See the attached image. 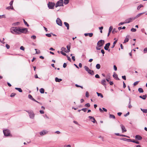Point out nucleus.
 Here are the masks:
<instances>
[{
  "mask_svg": "<svg viewBox=\"0 0 147 147\" xmlns=\"http://www.w3.org/2000/svg\"><path fill=\"white\" fill-rule=\"evenodd\" d=\"M27 31L26 28H21L19 27H12L11 29V32L12 33L19 34L21 33H25Z\"/></svg>",
  "mask_w": 147,
  "mask_h": 147,
  "instance_id": "1",
  "label": "nucleus"
},
{
  "mask_svg": "<svg viewBox=\"0 0 147 147\" xmlns=\"http://www.w3.org/2000/svg\"><path fill=\"white\" fill-rule=\"evenodd\" d=\"M105 43V41L103 40H99L97 43V47L96 48L97 50H100L101 49V47L103 46Z\"/></svg>",
  "mask_w": 147,
  "mask_h": 147,
  "instance_id": "2",
  "label": "nucleus"
},
{
  "mask_svg": "<svg viewBox=\"0 0 147 147\" xmlns=\"http://www.w3.org/2000/svg\"><path fill=\"white\" fill-rule=\"evenodd\" d=\"M55 5L54 3L49 2L48 4V7L50 9H53Z\"/></svg>",
  "mask_w": 147,
  "mask_h": 147,
  "instance_id": "3",
  "label": "nucleus"
},
{
  "mask_svg": "<svg viewBox=\"0 0 147 147\" xmlns=\"http://www.w3.org/2000/svg\"><path fill=\"white\" fill-rule=\"evenodd\" d=\"M63 0H60L58 1L56 3L55 7H57L58 6H63Z\"/></svg>",
  "mask_w": 147,
  "mask_h": 147,
  "instance_id": "4",
  "label": "nucleus"
},
{
  "mask_svg": "<svg viewBox=\"0 0 147 147\" xmlns=\"http://www.w3.org/2000/svg\"><path fill=\"white\" fill-rule=\"evenodd\" d=\"M26 111L28 113L29 116L31 118L33 119L34 118L35 115L32 111Z\"/></svg>",
  "mask_w": 147,
  "mask_h": 147,
  "instance_id": "5",
  "label": "nucleus"
},
{
  "mask_svg": "<svg viewBox=\"0 0 147 147\" xmlns=\"http://www.w3.org/2000/svg\"><path fill=\"white\" fill-rule=\"evenodd\" d=\"M4 135L5 136H8L10 135V131L9 130L6 129L3 130Z\"/></svg>",
  "mask_w": 147,
  "mask_h": 147,
  "instance_id": "6",
  "label": "nucleus"
},
{
  "mask_svg": "<svg viewBox=\"0 0 147 147\" xmlns=\"http://www.w3.org/2000/svg\"><path fill=\"white\" fill-rule=\"evenodd\" d=\"M135 19L134 18H127L125 20V23H128L131 22L132 21L134 20Z\"/></svg>",
  "mask_w": 147,
  "mask_h": 147,
  "instance_id": "7",
  "label": "nucleus"
},
{
  "mask_svg": "<svg viewBox=\"0 0 147 147\" xmlns=\"http://www.w3.org/2000/svg\"><path fill=\"white\" fill-rule=\"evenodd\" d=\"M56 22L57 24L61 26H62V23L61 20L59 18H57Z\"/></svg>",
  "mask_w": 147,
  "mask_h": 147,
  "instance_id": "8",
  "label": "nucleus"
},
{
  "mask_svg": "<svg viewBox=\"0 0 147 147\" xmlns=\"http://www.w3.org/2000/svg\"><path fill=\"white\" fill-rule=\"evenodd\" d=\"M110 45V43L109 42L106 44L105 46L104 47V49L106 50H108L109 51H110V49L108 50L109 48V47Z\"/></svg>",
  "mask_w": 147,
  "mask_h": 147,
  "instance_id": "9",
  "label": "nucleus"
},
{
  "mask_svg": "<svg viewBox=\"0 0 147 147\" xmlns=\"http://www.w3.org/2000/svg\"><path fill=\"white\" fill-rule=\"evenodd\" d=\"M28 98L31 99V100H32L38 103H39L40 105H42V104L40 102H38V101H36V100L34 98H33L32 96L30 95V94H29L28 95Z\"/></svg>",
  "mask_w": 147,
  "mask_h": 147,
  "instance_id": "10",
  "label": "nucleus"
},
{
  "mask_svg": "<svg viewBox=\"0 0 147 147\" xmlns=\"http://www.w3.org/2000/svg\"><path fill=\"white\" fill-rule=\"evenodd\" d=\"M120 126L122 129V133L126 131L127 130L125 129V126L123 125L122 124H121L120 125Z\"/></svg>",
  "mask_w": 147,
  "mask_h": 147,
  "instance_id": "11",
  "label": "nucleus"
},
{
  "mask_svg": "<svg viewBox=\"0 0 147 147\" xmlns=\"http://www.w3.org/2000/svg\"><path fill=\"white\" fill-rule=\"evenodd\" d=\"M85 69L88 72V73L91 74V71L86 66L84 67Z\"/></svg>",
  "mask_w": 147,
  "mask_h": 147,
  "instance_id": "12",
  "label": "nucleus"
},
{
  "mask_svg": "<svg viewBox=\"0 0 147 147\" xmlns=\"http://www.w3.org/2000/svg\"><path fill=\"white\" fill-rule=\"evenodd\" d=\"M106 80L104 79L102 80L101 82V83L102 84L105 86V87H106Z\"/></svg>",
  "mask_w": 147,
  "mask_h": 147,
  "instance_id": "13",
  "label": "nucleus"
},
{
  "mask_svg": "<svg viewBox=\"0 0 147 147\" xmlns=\"http://www.w3.org/2000/svg\"><path fill=\"white\" fill-rule=\"evenodd\" d=\"M135 138L136 139L138 140H140L142 139V137L139 135H136L135 137Z\"/></svg>",
  "mask_w": 147,
  "mask_h": 147,
  "instance_id": "14",
  "label": "nucleus"
},
{
  "mask_svg": "<svg viewBox=\"0 0 147 147\" xmlns=\"http://www.w3.org/2000/svg\"><path fill=\"white\" fill-rule=\"evenodd\" d=\"M113 77L115 78H116V80H119V78L118 77V76L115 73H114L113 75Z\"/></svg>",
  "mask_w": 147,
  "mask_h": 147,
  "instance_id": "15",
  "label": "nucleus"
},
{
  "mask_svg": "<svg viewBox=\"0 0 147 147\" xmlns=\"http://www.w3.org/2000/svg\"><path fill=\"white\" fill-rule=\"evenodd\" d=\"M144 13V12L140 13L138 14L135 17H134L135 19H135L137 18L138 17H139L140 16H141Z\"/></svg>",
  "mask_w": 147,
  "mask_h": 147,
  "instance_id": "16",
  "label": "nucleus"
},
{
  "mask_svg": "<svg viewBox=\"0 0 147 147\" xmlns=\"http://www.w3.org/2000/svg\"><path fill=\"white\" fill-rule=\"evenodd\" d=\"M47 133V132L46 131H43L40 132V135L41 136L44 135Z\"/></svg>",
  "mask_w": 147,
  "mask_h": 147,
  "instance_id": "17",
  "label": "nucleus"
},
{
  "mask_svg": "<svg viewBox=\"0 0 147 147\" xmlns=\"http://www.w3.org/2000/svg\"><path fill=\"white\" fill-rule=\"evenodd\" d=\"M129 36H126V37L125 39L124 42H123V43H125L128 41L129 40Z\"/></svg>",
  "mask_w": 147,
  "mask_h": 147,
  "instance_id": "18",
  "label": "nucleus"
},
{
  "mask_svg": "<svg viewBox=\"0 0 147 147\" xmlns=\"http://www.w3.org/2000/svg\"><path fill=\"white\" fill-rule=\"evenodd\" d=\"M120 140L124 141H126L128 142H129L130 141V139H128L124 138H120Z\"/></svg>",
  "mask_w": 147,
  "mask_h": 147,
  "instance_id": "19",
  "label": "nucleus"
},
{
  "mask_svg": "<svg viewBox=\"0 0 147 147\" xmlns=\"http://www.w3.org/2000/svg\"><path fill=\"white\" fill-rule=\"evenodd\" d=\"M64 24L65 26L67 27V30H69V24L67 22H64Z\"/></svg>",
  "mask_w": 147,
  "mask_h": 147,
  "instance_id": "20",
  "label": "nucleus"
},
{
  "mask_svg": "<svg viewBox=\"0 0 147 147\" xmlns=\"http://www.w3.org/2000/svg\"><path fill=\"white\" fill-rule=\"evenodd\" d=\"M140 98H142V99L144 100H145L146 99V97H147V95H143L142 96H139Z\"/></svg>",
  "mask_w": 147,
  "mask_h": 147,
  "instance_id": "21",
  "label": "nucleus"
},
{
  "mask_svg": "<svg viewBox=\"0 0 147 147\" xmlns=\"http://www.w3.org/2000/svg\"><path fill=\"white\" fill-rule=\"evenodd\" d=\"M55 81L57 82H60L62 80L61 79H59L58 78H55Z\"/></svg>",
  "mask_w": 147,
  "mask_h": 147,
  "instance_id": "22",
  "label": "nucleus"
},
{
  "mask_svg": "<svg viewBox=\"0 0 147 147\" xmlns=\"http://www.w3.org/2000/svg\"><path fill=\"white\" fill-rule=\"evenodd\" d=\"M117 40H115L114 41V42H113V45L111 47L112 48H113L115 46V45L116 43L117 42Z\"/></svg>",
  "mask_w": 147,
  "mask_h": 147,
  "instance_id": "23",
  "label": "nucleus"
},
{
  "mask_svg": "<svg viewBox=\"0 0 147 147\" xmlns=\"http://www.w3.org/2000/svg\"><path fill=\"white\" fill-rule=\"evenodd\" d=\"M84 35L86 36H89L90 37H92V33H85V34H84Z\"/></svg>",
  "mask_w": 147,
  "mask_h": 147,
  "instance_id": "24",
  "label": "nucleus"
},
{
  "mask_svg": "<svg viewBox=\"0 0 147 147\" xmlns=\"http://www.w3.org/2000/svg\"><path fill=\"white\" fill-rule=\"evenodd\" d=\"M69 0H64L63 3L65 5H66L69 3Z\"/></svg>",
  "mask_w": 147,
  "mask_h": 147,
  "instance_id": "25",
  "label": "nucleus"
},
{
  "mask_svg": "<svg viewBox=\"0 0 147 147\" xmlns=\"http://www.w3.org/2000/svg\"><path fill=\"white\" fill-rule=\"evenodd\" d=\"M15 89L18 90L20 92H22V89L20 88H15Z\"/></svg>",
  "mask_w": 147,
  "mask_h": 147,
  "instance_id": "26",
  "label": "nucleus"
},
{
  "mask_svg": "<svg viewBox=\"0 0 147 147\" xmlns=\"http://www.w3.org/2000/svg\"><path fill=\"white\" fill-rule=\"evenodd\" d=\"M138 90L140 93H142L144 92L143 89L141 88H138Z\"/></svg>",
  "mask_w": 147,
  "mask_h": 147,
  "instance_id": "27",
  "label": "nucleus"
},
{
  "mask_svg": "<svg viewBox=\"0 0 147 147\" xmlns=\"http://www.w3.org/2000/svg\"><path fill=\"white\" fill-rule=\"evenodd\" d=\"M96 93L97 94L98 96H100V97L101 98H102L103 97V96L102 95V94H101L100 93H99L98 92H97Z\"/></svg>",
  "mask_w": 147,
  "mask_h": 147,
  "instance_id": "28",
  "label": "nucleus"
},
{
  "mask_svg": "<svg viewBox=\"0 0 147 147\" xmlns=\"http://www.w3.org/2000/svg\"><path fill=\"white\" fill-rule=\"evenodd\" d=\"M13 9V6L7 7L6 8V9H8V10H9L10 9Z\"/></svg>",
  "mask_w": 147,
  "mask_h": 147,
  "instance_id": "29",
  "label": "nucleus"
},
{
  "mask_svg": "<svg viewBox=\"0 0 147 147\" xmlns=\"http://www.w3.org/2000/svg\"><path fill=\"white\" fill-rule=\"evenodd\" d=\"M100 64H97L96 65V68L98 69H100Z\"/></svg>",
  "mask_w": 147,
  "mask_h": 147,
  "instance_id": "30",
  "label": "nucleus"
},
{
  "mask_svg": "<svg viewBox=\"0 0 147 147\" xmlns=\"http://www.w3.org/2000/svg\"><path fill=\"white\" fill-rule=\"evenodd\" d=\"M113 29V27L112 26H110L109 30V33H111Z\"/></svg>",
  "mask_w": 147,
  "mask_h": 147,
  "instance_id": "31",
  "label": "nucleus"
},
{
  "mask_svg": "<svg viewBox=\"0 0 147 147\" xmlns=\"http://www.w3.org/2000/svg\"><path fill=\"white\" fill-rule=\"evenodd\" d=\"M40 91L41 93H44V89L43 88H41L40 90Z\"/></svg>",
  "mask_w": 147,
  "mask_h": 147,
  "instance_id": "32",
  "label": "nucleus"
},
{
  "mask_svg": "<svg viewBox=\"0 0 147 147\" xmlns=\"http://www.w3.org/2000/svg\"><path fill=\"white\" fill-rule=\"evenodd\" d=\"M143 7V6L142 4H140L139 6H138L137 8V9L138 10H139L140 9V8L141 7Z\"/></svg>",
  "mask_w": 147,
  "mask_h": 147,
  "instance_id": "33",
  "label": "nucleus"
},
{
  "mask_svg": "<svg viewBox=\"0 0 147 147\" xmlns=\"http://www.w3.org/2000/svg\"><path fill=\"white\" fill-rule=\"evenodd\" d=\"M141 110L144 113H147V109H141Z\"/></svg>",
  "mask_w": 147,
  "mask_h": 147,
  "instance_id": "34",
  "label": "nucleus"
},
{
  "mask_svg": "<svg viewBox=\"0 0 147 147\" xmlns=\"http://www.w3.org/2000/svg\"><path fill=\"white\" fill-rule=\"evenodd\" d=\"M109 117L111 118L115 119V116L113 115L110 114L109 115Z\"/></svg>",
  "mask_w": 147,
  "mask_h": 147,
  "instance_id": "35",
  "label": "nucleus"
},
{
  "mask_svg": "<svg viewBox=\"0 0 147 147\" xmlns=\"http://www.w3.org/2000/svg\"><path fill=\"white\" fill-rule=\"evenodd\" d=\"M132 106L131 104V101H130V99H129V105H128V108L129 109H130L131 108Z\"/></svg>",
  "mask_w": 147,
  "mask_h": 147,
  "instance_id": "36",
  "label": "nucleus"
},
{
  "mask_svg": "<svg viewBox=\"0 0 147 147\" xmlns=\"http://www.w3.org/2000/svg\"><path fill=\"white\" fill-rule=\"evenodd\" d=\"M67 52H69L70 51V46L69 45H67Z\"/></svg>",
  "mask_w": 147,
  "mask_h": 147,
  "instance_id": "37",
  "label": "nucleus"
},
{
  "mask_svg": "<svg viewBox=\"0 0 147 147\" xmlns=\"http://www.w3.org/2000/svg\"><path fill=\"white\" fill-rule=\"evenodd\" d=\"M66 50L65 48L64 47H62L61 49V50L62 51H65V52L67 53V51H65V50Z\"/></svg>",
  "mask_w": 147,
  "mask_h": 147,
  "instance_id": "38",
  "label": "nucleus"
},
{
  "mask_svg": "<svg viewBox=\"0 0 147 147\" xmlns=\"http://www.w3.org/2000/svg\"><path fill=\"white\" fill-rule=\"evenodd\" d=\"M86 97H88L89 96V93L87 91L86 92Z\"/></svg>",
  "mask_w": 147,
  "mask_h": 147,
  "instance_id": "39",
  "label": "nucleus"
},
{
  "mask_svg": "<svg viewBox=\"0 0 147 147\" xmlns=\"http://www.w3.org/2000/svg\"><path fill=\"white\" fill-rule=\"evenodd\" d=\"M23 21L25 24L27 26H28L29 25L25 21V20L24 19H23Z\"/></svg>",
  "mask_w": 147,
  "mask_h": 147,
  "instance_id": "40",
  "label": "nucleus"
},
{
  "mask_svg": "<svg viewBox=\"0 0 147 147\" xmlns=\"http://www.w3.org/2000/svg\"><path fill=\"white\" fill-rule=\"evenodd\" d=\"M35 50H36V54H39L40 53V50H38L37 51V50L36 49H35Z\"/></svg>",
  "mask_w": 147,
  "mask_h": 147,
  "instance_id": "41",
  "label": "nucleus"
},
{
  "mask_svg": "<svg viewBox=\"0 0 147 147\" xmlns=\"http://www.w3.org/2000/svg\"><path fill=\"white\" fill-rule=\"evenodd\" d=\"M84 106L86 107H90V104L88 103L84 105Z\"/></svg>",
  "mask_w": 147,
  "mask_h": 147,
  "instance_id": "42",
  "label": "nucleus"
},
{
  "mask_svg": "<svg viewBox=\"0 0 147 147\" xmlns=\"http://www.w3.org/2000/svg\"><path fill=\"white\" fill-rule=\"evenodd\" d=\"M16 95V94L14 93H12L10 95L11 97H14L15 96V95Z\"/></svg>",
  "mask_w": 147,
  "mask_h": 147,
  "instance_id": "43",
  "label": "nucleus"
},
{
  "mask_svg": "<svg viewBox=\"0 0 147 147\" xmlns=\"http://www.w3.org/2000/svg\"><path fill=\"white\" fill-rule=\"evenodd\" d=\"M131 31L132 32H135L136 31V29L135 28H132L131 29Z\"/></svg>",
  "mask_w": 147,
  "mask_h": 147,
  "instance_id": "44",
  "label": "nucleus"
},
{
  "mask_svg": "<svg viewBox=\"0 0 147 147\" xmlns=\"http://www.w3.org/2000/svg\"><path fill=\"white\" fill-rule=\"evenodd\" d=\"M126 23H125V21L124 22H121L118 25L119 26H121V25H123L124 24H125Z\"/></svg>",
  "mask_w": 147,
  "mask_h": 147,
  "instance_id": "45",
  "label": "nucleus"
},
{
  "mask_svg": "<svg viewBox=\"0 0 147 147\" xmlns=\"http://www.w3.org/2000/svg\"><path fill=\"white\" fill-rule=\"evenodd\" d=\"M31 38L33 39H35L36 38V37L35 35H33L31 36Z\"/></svg>",
  "mask_w": 147,
  "mask_h": 147,
  "instance_id": "46",
  "label": "nucleus"
},
{
  "mask_svg": "<svg viewBox=\"0 0 147 147\" xmlns=\"http://www.w3.org/2000/svg\"><path fill=\"white\" fill-rule=\"evenodd\" d=\"M144 53H145L147 52V47L145 48L144 50Z\"/></svg>",
  "mask_w": 147,
  "mask_h": 147,
  "instance_id": "47",
  "label": "nucleus"
},
{
  "mask_svg": "<svg viewBox=\"0 0 147 147\" xmlns=\"http://www.w3.org/2000/svg\"><path fill=\"white\" fill-rule=\"evenodd\" d=\"M135 141H136L135 140H134V139H130L129 142H132L135 143Z\"/></svg>",
  "mask_w": 147,
  "mask_h": 147,
  "instance_id": "48",
  "label": "nucleus"
},
{
  "mask_svg": "<svg viewBox=\"0 0 147 147\" xmlns=\"http://www.w3.org/2000/svg\"><path fill=\"white\" fill-rule=\"evenodd\" d=\"M92 120L93 121H92V122L94 123H97V122L96 121V120H95L94 118L92 117Z\"/></svg>",
  "mask_w": 147,
  "mask_h": 147,
  "instance_id": "49",
  "label": "nucleus"
},
{
  "mask_svg": "<svg viewBox=\"0 0 147 147\" xmlns=\"http://www.w3.org/2000/svg\"><path fill=\"white\" fill-rule=\"evenodd\" d=\"M60 52L63 55H64V56H66V54L65 53L62 52V51H61Z\"/></svg>",
  "mask_w": 147,
  "mask_h": 147,
  "instance_id": "50",
  "label": "nucleus"
},
{
  "mask_svg": "<svg viewBox=\"0 0 147 147\" xmlns=\"http://www.w3.org/2000/svg\"><path fill=\"white\" fill-rule=\"evenodd\" d=\"M139 81H137V82H135L134 83V86H136V85L137 84H138V82H139Z\"/></svg>",
  "mask_w": 147,
  "mask_h": 147,
  "instance_id": "51",
  "label": "nucleus"
},
{
  "mask_svg": "<svg viewBox=\"0 0 147 147\" xmlns=\"http://www.w3.org/2000/svg\"><path fill=\"white\" fill-rule=\"evenodd\" d=\"M20 49L21 50H23V51H24L25 48H24L23 46H21L20 47Z\"/></svg>",
  "mask_w": 147,
  "mask_h": 147,
  "instance_id": "52",
  "label": "nucleus"
},
{
  "mask_svg": "<svg viewBox=\"0 0 147 147\" xmlns=\"http://www.w3.org/2000/svg\"><path fill=\"white\" fill-rule=\"evenodd\" d=\"M46 35L48 37H51V35L50 34H46Z\"/></svg>",
  "mask_w": 147,
  "mask_h": 147,
  "instance_id": "53",
  "label": "nucleus"
},
{
  "mask_svg": "<svg viewBox=\"0 0 147 147\" xmlns=\"http://www.w3.org/2000/svg\"><path fill=\"white\" fill-rule=\"evenodd\" d=\"M114 32H117V30H116L115 28L113 29L112 32L113 33Z\"/></svg>",
  "mask_w": 147,
  "mask_h": 147,
  "instance_id": "54",
  "label": "nucleus"
},
{
  "mask_svg": "<svg viewBox=\"0 0 147 147\" xmlns=\"http://www.w3.org/2000/svg\"><path fill=\"white\" fill-rule=\"evenodd\" d=\"M5 15H3L1 16L0 15V19L1 18H5Z\"/></svg>",
  "mask_w": 147,
  "mask_h": 147,
  "instance_id": "55",
  "label": "nucleus"
},
{
  "mask_svg": "<svg viewBox=\"0 0 147 147\" xmlns=\"http://www.w3.org/2000/svg\"><path fill=\"white\" fill-rule=\"evenodd\" d=\"M13 1L12 0L10 3L9 4L10 5V6H12L13 3Z\"/></svg>",
  "mask_w": 147,
  "mask_h": 147,
  "instance_id": "56",
  "label": "nucleus"
},
{
  "mask_svg": "<svg viewBox=\"0 0 147 147\" xmlns=\"http://www.w3.org/2000/svg\"><path fill=\"white\" fill-rule=\"evenodd\" d=\"M5 46L7 49H9L10 48V46L8 44H6Z\"/></svg>",
  "mask_w": 147,
  "mask_h": 147,
  "instance_id": "57",
  "label": "nucleus"
},
{
  "mask_svg": "<svg viewBox=\"0 0 147 147\" xmlns=\"http://www.w3.org/2000/svg\"><path fill=\"white\" fill-rule=\"evenodd\" d=\"M95 77L96 78H100V76H99V75L98 74H96L95 76Z\"/></svg>",
  "mask_w": 147,
  "mask_h": 147,
  "instance_id": "58",
  "label": "nucleus"
},
{
  "mask_svg": "<svg viewBox=\"0 0 147 147\" xmlns=\"http://www.w3.org/2000/svg\"><path fill=\"white\" fill-rule=\"evenodd\" d=\"M122 78L123 79L125 80H126V77L125 76H122Z\"/></svg>",
  "mask_w": 147,
  "mask_h": 147,
  "instance_id": "59",
  "label": "nucleus"
},
{
  "mask_svg": "<svg viewBox=\"0 0 147 147\" xmlns=\"http://www.w3.org/2000/svg\"><path fill=\"white\" fill-rule=\"evenodd\" d=\"M101 52L103 54V55L104 56V54L105 52L104 50L103 49H102L101 50Z\"/></svg>",
  "mask_w": 147,
  "mask_h": 147,
  "instance_id": "60",
  "label": "nucleus"
},
{
  "mask_svg": "<svg viewBox=\"0 0 147 147\" xmlns=\"http://www.w3.org/2000/svg\"><path fill=\"white\" fill-rule=\"evenodd\" d=\"M129 112H128L126 114L124 115V116L125 117H126L127 115H129Z\"/></svg>",
  "mask_w": 147,
  "mask_h": 147,
  "instance_id": "61",
  "label": "nucleus"
},
{
  "mask_svg": "<svg viewBox=\"0 0 147 147\" xmlns=\"http://www.w3.org/2000/svg\"><path fill=\"white\" fill-rule=\"evenodd\" d=\"M67 66L66 64L65 63H64L63 64V67L64 68H65Z\"/></svg>",
  "mask_w": 147,
  "mask_h": 147,
  "instance_id": "62",
  "label": "nucleus"
},
{
  "mask_svg": "<svg viewBox=\"0 0 147 147\" xmlns=\"http://www.w3.org/2000/svg\"><path fill=\"white\" fill-rule=\"evenodd\" d=\"M86 110L87 109L86 108H83L82 110L84 112H86Z\"/></svg>",
  "mask_w": 147,
  "mask_h": 147,
  "instance_id": "63",
  "label": "nucleus"
},
{
  "mask_svg": "<svg viewBox=\"0 0 147 147\" xmlns=\"http://www.w3.org/2000/svg\"><path fill=\"white\" fill-rule=\"evenodd\" d=\"M113 67H114V70L115 71H116L117 70V67L115 65H114Z\"/></svg>",
  "mask_w": 147,
  "mask_h": 147,
  "instance_id": "64",
  "label": "nucleus"
}]
</instances>
